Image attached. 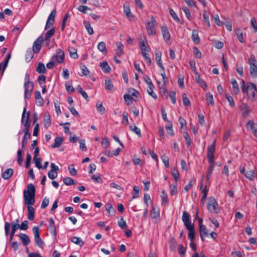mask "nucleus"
Returning a JSON list of instances; mask_svg holds the SVG:
<instances>
[{
  "label": "nucleus",
  "mask_w": 257,
  "mask_h": 257,
  "mask_svg": "<svg viewBox=\"0 0 257 257\" xmlns=\"http://www.w3.org/2000/svg\"><path fill=\"white\" fill-rule=\"evenodd\" d=\"M55 32V29L53 28L48 31L46 33L45 38L44 39L45 41H50V37L53 36Z\"/></svg>",
  "instance_id": "4c0bfd02"
},
{
  "label": "nucleus",
  "mask_w": 257,
  "mask_h": 257,
  "mask_svg": "<svg viewBox=\"0 0 257 257\" xmlns=\"http://www.w3.org/2000/svg\"><path fill=\"white\" fill-rule=\"evenodd\" d=\"M256 60L253 59L250 63V73L252 77H257V65L255 64Z\"/></svg>",
  "instance_id": "9b49d317"
},
{
  "label": "nucleus",
  "mask_w": 257,
  "mask_h": 257,
  "mask_svg": "<svg viewBox=\"0 0 257 257\" xmlns=\"http://www.w3.org/2000/svg\"><path fill=\"white\" fill-rule=\"evenodd\" d=\"M83 24L85 27V29L87 30L88 33L91 35L93 34V30L92 28L91 27L90 23L87 21H84Z\"/></svg>",
  "instance_id": "79ce46f5"
},
{
  "label": "nucleus",
  "mask_w": 257,
  "mask_h": 257,
  "mask_svg": "<svg viewBox=\"0 0 257 257\" xmlns=\"http://www.w3.org/2000/svg\"><path fill=\"white\" fill-rule=\"evenodd\" d=\"M256 93L257 89L255 84L251 82L248 83L247 92H246L245 93L247 94L248 98L251 100H254L255 99Z\"/></svg>",
  "instance_id": "20e7f679"
},
{
  "label": "nucleus",
  "mask_w": 257,
  "mask_h": 257,
  "mask_svg": "<svg viewBox=\"0 0 257 257\" xmlns=\"http://www.w3.org/2000/svg\"><path fill=\"white\" fill-rule=\"evenodd\" d=\"M187 230L189 231L188 233V238L191 241H193L195 239V232H194V224L192 225L187 226L186 227Z\"/></svg>",
  "instance_id": "a211bd4d"
},
{
  "label": "nucleus",
  "mask_w": 257,
  "mask_h": 257,
  "mask_svg": "<svg viewBox=\"0 0 257 257\" xmlns=\"http://www.w3.org/2000/svg\"><path fill=\"white\" fill-rule=\"evenodd\" d=\"M106 210L108 214L110 215H113L115 214V211L112 205L110 203L106 204Z\"/></svg>",
  "instance_id": "58836bf2"
},
{
  "label": "nucleus",
  "mask_w": 257,
  "mask_h": 257,
  "mask_svg": "<svg viewBox=\"0 0 257 257\" xmlns=\"http://www.w3.org/2000/svg\"><path fill=\"white\" fill-rule=\"evenodd\" d=\"M161 31L163 38L165 41H169L170 39V34L166 26L161 27Z\"/></svg>",
  "instance_id": "dca6fc26"
},
{
  "label": "nucleus",
  "mask_w": 257,
  "mask_h": 257,
  "mask_svg": "<svg viewBox=\"0 0 257 257\" xmlns=\"http://www.w3.org/2000/svg\"><path fill=\"white\" fill-rule=\"evenodd\" d=\"M117 50L116 54L120 57L123 54V45L121 42H118L116 43Z\"/></svg>",
  "instance_id": "a878e982"
},
{
  "label": "nucleus",
  "mask_w": 257,
  "mask_h": 257,
  "mask_svg": "<svg viewBox=\"0 0 257 257\" xmlns=\"http://www.w3.org/2000/svg\"><path fill=\"white\" fill-rule=\"evenodd\" d=\"M49 225L48 229L49 230L50 232L51 233L52 236L54 238H56L57 235V232L55 225V222L52 218L49 219Z\"/></svg>",
  "instance_id": "9d476101"
},
{
  "label": "nucleus",
  "mask_w": 257,
  "mask_h": 257,
  "mask_svg": "<svg viewBox=\"0 0 257 257\" xmlns=\"http://www.w3.org/2000/svg\"><path fill=\"white\" fill-rule=\"evenodd\" d=\"M159 216V212L156 210V208L154 207H152L151 210V216L152 218H156Z\"/></svg>",
  "instance_id": "6e6d98bb"
},
{
  "label": "nucleus",
  "mask_w": 257,
  "mask_h": 257,
  "mask_svg": "<svg viewBox=\"0 0 257 257\" xmlns=\"http://www.w3.org/2000/svg\"><path fill=\"white\" fill-rule=\"evenodd\" d=\"M35 97L36 100V103L40 106L43 105V99L39 91L37 90L35 92Z\"/></svg>",
  "instance_id": "412c9836"
},
{
  "label": "nucleus",
  "mask_w": 257,
  "mask_h": 257,
  "mask_svg": "<svg viewBox=\"0 0 257 257\" xmlns=\"http://www.w3.org/2000/svg\"><path fill=\"white\" fill-rule=\"evenodd\" d=\"M206 97L207 101L211 105H213L214 104L213 95L209 93H207L206 94Z\"/></svg>",
  "instance_id": "4d7b16f0"
},
{
  "label": "nucleus",
  "mask_w": 257,
  "mask_h": 257,
  "mask_svg": "<svg viewBox=\"0 0 257 257\" xmlns=\"http://www.w3.org/2000/svg\"><path fill=\"white\" fill-rule=\"evenodd\" d=\"M128 92L130 93V95H131V96H133L136 97H138L140 94L138 91L133 88L128 89Z\"/></svg>",
  "instance_id": "774afa93"
},
{
  "label": "nucleus",
  "mask_w": 257,
  "mask_h": 257,
  "mask_svg": "<svg viewBox=\"0 0 257 257\" xmlns=\"http://www.w3.org/2000/svg\"><path fill=\"white\" fill-rule=\"evenodd\" d=\"M130 128L132 131L136 134L139 137H141V130L137 126L135 125H130Z\"/></svg>",
  "instance_id": "37998d69"
},
{
  "label": "nucleus",
  "mask_w": 257,
  "mask_h": 257,
  "mask_svg": "<svg viewBox=\"0 0 257 257\" xmlns=\"http://www.w3.org/2000/svg\"><path fill=\"white\" fill-rule=\"evenodd\" d=\"M51 170L48 173V177L51 179H55L58 176L57 171H59V167L54 163H52L50 165Z\"/></svg>",
  "instance_id": "0eeeda50"
},
{
  "label": "nucleus",
  "mask_w": 257,
  "mask_h": 257,
  "mask_svg": "<svg viewBox=\"0 0 257 257\" xmlns=\"http://www.w3.org/2000/svg\"><path fill=\"white\" fill-rule=\"evenodd\" d=\"M105 88L107 90L113 91L114 87L110 79L105 80Z\"/></svg>",
  "instance_id": "2f4dec72"
},
{
  "label": "nucleus",
  "mask_w": 257,
  "mask_h": 257,
  "mask_svg": "<svg viewBox=\"0 0 257 257\" xmlns=\"http://www.w3.org/2000/svg\"><path fill=\"white\" fill-rule=\"evenodd\" d=\"M203 19L204 21V22L206 24L208 27H210V24L209 20V15L208 12L207 11H204L203 15Z\"/></svg>",
  "instance_id": "864d4df0"
},
{
  "label": "nucleus",
  "mask_w": 257,
  "mask_h": 257,
  "mask_svg": "<svg viewBox=\"0 0 257 257\" xmlns=\"http://www.w3.org/2000/svg\"><path fill=\"white\" fill-rule=\"evenodd\" d=\"M182 101L184 105L186 106H189L190 105L191 103L190 100L187 98V95L185 93L182 94Z\"/></svg>",
  "instance_id": "5fc2aeb1"
},
{
  "label": "nucleus",
  "mask_w": 257,
  "mask_h": 257,
  "mask_svg": "<svg viewBox=\"0 0 257 257\" xmlns=\"http://www.w3.org/2000/svg\"><path fill=\"white\" fill-rule=\"evenodd\" d=\"M33 88V83H24L25 99H29L31 97Z\"/></svg>",
  "instance_id": "1a4fd4ad"
},
{
  "label": "nucleus",
  "mask_w": 257,
  "mask_h": 257,
  "mask_svg": "<svg viewBox=\"0 0 257 257\" xmlns=\"http://www.w3.org/2000/svg\"><path fill=\"white\" fill-rule=\"evenodd\" d=\"M225 98L231 107H234L235 106V103L233 101V98L232 96L229 95L227 94H226Z\"/></svg>",
  "instance_id": "0e129e2a"
},
{
  "label": "nucleus",
  "mask_w": 257,
  "mask_h": 257,
  "mask_svg": "<svg viewBox=\"0 0 257 257\" xmlns=\"http://www.w3.org/2000/svg\"><path fill=\"white\" fill-rule=\"evenodd\" d=\"M80 66L81 69L82 70V73L83 75L86 76L87 75V74L89 72V71L88 70L87 68L86 67V66L84 64H83L82 63H81L80 64Z\"/></svg>",
  "instance_id": "69168bd1"
},
{
  "label": "nucleus",
  "mask_w": 257,
  "mask_h": 257,
  "mask_svg": "<svg viewBox=\"0 0 257 257\" xmlns=\"http://www.w3.org/2000/svg\"><path fill=\"white\" fill-rule=\"evenodd\" d=\"M63 139L61 137H56L55 139V143L52 145V148H55L59 147L63 143Z\"/></svg>",
  "instance_id": "72a5a7b5"
},
{
  "label": "nucleus",
  "mask_w": 257,
  "mask_h": 257,
  "mask_svg": "<svg viewBox=\"0 0 257 257\" xmlns=\"http://www.w3.org/2000/svg\"><path fill=\"white\" fill-rule=\"evenodd\" d=\"M246 127L248 128V127H249L250 129L252 131H254L255 129H257V124L255 123L252 120H249L246 123Z\"/></svg>",
  "instance_id": "49530a36"
},
{
  "label": "nucleus",
  "mask_w": 257,
  "mask_h": 257,
  "mask_svg": "<svg viewBox=\"0 0 257 257\" xmlns=\"http://www.w3.org/2000/svg\"><path fill=\"white\" fill-rule=\"evenodd\" d=\"M157 23L155 18L152 16L151 17V21L147 22L146 24V29L148 34L149 35H154L156 34L155 26L156 25Z\"/></svg>",
  "instance_id": "39448f33"
},
{
  "label": "nucleus",
  "mask_w": 257,
  "mask_h": 257,
  "mask_svg": "<svg viewBox=\"0 0 257 257\" xmlns=\"http://www.w3.org/2000/svg\"><path fill=\"white\" fill-rule=\"evenodd\" d=\"M35 243L39 247L43 248L45 245L44 241L41 238L40 236L38 238H34Z\"/></svg>",
  "instance_id": "09e8293b"
},
{
  "label": "nucleus",
  "mask_w": 257,
  "mask_h": 257,
  "mask_svg": "<svg viewBox=\"0 0 257 257\" xmlns=\"http://www.w3.org/2000/svg\"><path fill=\"white\" fill-rule=\"evenodd\" d=\"M123 98L125 101V103L127 105H130L132 103L133 97L128 94H124L123 95Z\"/></svg>",
  "instance_id": "a18cd8bd"
},
{
  "label": "nucleus",
  "mask_w": 257,
  "mask_h": 257,
  "mask_svg": "<svg viewBox=\"0 0 257 257\" xmlns=\"http://www.w3.org/2000/svg\"><path fill=\"white\" fill-rule=\"evenodd\" d=\"M78 10L83 14H86L87 10H90V9L86 6H79L78 8Z\"/></svg>",
  "instance_id": "052dcab7"
},
{
  "label": "nucleus",
  "mask_w": 257,
  "mask_h": 257,
  "mask_svg": "<svg viewBox=\"0 0 257 257\" xmlns=\"http://www.w3.org/2000/svg\"><path fill=\"white\" fill-rule=\"evenodd\" d=\"M161 159L165 166L166 168L169 167V158L165 155L161 157Z\"/></svg>",
  "instance_id": "e2e57ef3"
},
{
  "label": "nucleus",
  "mask_w": 257,
  "mask_h": 257,
  "mask_svg": "<svg viewBox=\"0 0 257 257\" xmlns=\"http://www.w3.org/2000/svg\"><path fill=\"white\" fill-rule=\"evenodd\" d=\"M29 222L27 220L24 221L21 225L19 224L20 229L21 230H27L28 227Z\"/></svg>",
  "instance_id": "680f3d73"
},
{
  "label": "nucleus",
  "mask_w": 257,
  "mask_h": 257,
  "mask_svg": "<svg viewBox=\"0 0 257 257\" xmlns=\"http://www.w3.org/2000/svg\"><path fill=\"white\" fill-rule=\"evenodd\" d=\"M196 182V180L195 179H191L189 183L185 187L184 190L186 191H188L189 189L191 188L193 184H194Z\"/></svg>",
  "instance_id": "bf43d9fd"
},
{
  "label": "nucleus",
  "mask_w": 257,
  "mask_h": 257,
  "mask_svg": "<svg viewBox=\"0 0 257 257\" xmlns=\"http://www.w3.org/2000/svg\"><path fill=\"white\" fill-rule=\"evenodd\" d=\"M68 51L71 58L75 59L78 58V55L77 54V51L73 47H69Z\"/></svg>",
  "instance_id": "a19ab883"
},
{
  "label": "nucleus",
  "mask_w": 257,
  "mask_h": 257,
  "mask_svg": "<svg viewBox=\"0 0 257 257\" xmlns=\"http://www.w3.org/2000/svg\"><path fill=\"white\" fill-rule=\"evenodd\" d=\"M28 209V218L30 220H33L35 217V209L32 205H26Z\"/></svg>",
  "instance_id": "aec40b11"
},
{
  "label": "nucleus",
  "mask_w": 257,
  "mask_h": 257,
  "mask_svg": "<svg viewBox=\"0 0 257 257\" xmlns=\"http://www.w3.org/2000/svg\"><path fill=\"white\" fill-rule=\"evenodd\" d=\"M162 52L160 51H158L155 53V60L157 65L160 67L162 70L164 71L165 68L162 64Z\"/></svg>",
  "instance_id": "2eb2a0df"
},
{
  "label": "nucleus",
  "mask_w": 257,
  "mask_h": 257,
  "mask_svg": "<svg viewBox=\"0 0 257 257\" xmlns=\"http://www.w3.org/2000/svg\"><path fill=\"white\" fill-rule=\"evenodd\" d=\"M33 160L37 168L38 169H41L42 168L41 158L38 157L34 158Z\"/></svg>",
  "instance_id": "13d9d810"
},
{
  "label": "nucleus",
  "mask_w": 257,
  "mask_h": 257,
  "mask_svg": "<svg viewBox=\"0 0 257 257\" xmlns=\"http://www.w3.org/2000/svg\"><path fill=\"white\" fill-rule=\"evenodd\" d=\"M170 14L171 16H172V18L175 20V21L177 22H180V19L177 16V14L175 12V11L173 9H170Z\"/></svg>",
  "instance_id": "338daca9"
},
{
  "label": "nucleus",
  "mask_w": 257,
  "mask_h": 257,
  "mask_svg": "<svg viewBox=\"0 0 257 257\" xmlns=\"http://www.w3.org/2000/svg\"><path fill=\"white\" fill-rule=\"evenodd\" d=\"M161 197L162 199V205H166L168 203V197L167 193L163 190L162 192V195H161Z\"/></svg>",
  "instance_id": "e433bc0d"
},
{
  "label": "nucleus",
  "mask_w": 257,
  "mask_h": 257,
  "mask_svg": "<svg viewBox=\"0 0 257 257\" xmlns=\"http://www.w3.org/2000/svg\"><path fill=\"white\" fill-rule=\"evenodd\" d=\"M216 141L214 140L212 144L208 146L207 150V155H214Z\"/></svg>",
  "instance_id": "4be33fe9"
},
{
  "label": "nucleus",
  "mask_w": 257,
  "mask_h": 257,
  "mask_svg": "<svg viewBox=\"0 0 257 257\" xmlns=\"http://www.w3.org/2000/svg\"><path fill=\"white\" fill-rule=\"evenodd\" d=\"M71 241L74 243L82 246L84 244V241L79 237L73 236L70 239Z\"/></svg>",
  "instance_id": "c756f323"
},
{
  "label": "nucleus",
  "mask_w": 257,
  "mask_h": 257,
  "mask_svg": "<svg viewBox=\"0 0 257 257\" xmlns=\"http://www.w3.org/2000/svg\"><path fill=\"white\" fill-rule=\"evenodd\" d=\"M154 85L150 86L148 87L147 89V92L154 99H156L157 98V96L156 94L153 91V89L154 88Z\"/></svg>",
  "instance_id": "c03bdc74"
},
{
  "label": "nucleus",
  "mask_w": 257,
  "mask_h": 257,
  "mask_svg": "<svg viewBox=\"0 0 257 257\" xmlns=\"http://www.w3.org/2000/svg\"><path fill=\"white\" fill-rule=\"evenodd\" d=\"M207 209L209 212L211 213H218L219 209L218 208V205L214 197H210L209 202L207 205Z\"/></svg>",
  "instance_id": "7ed1b4c3"
},
{
  "label": "nucleus",
  "mask_w": 257,
  "mask_h": 257,
  "mask_svg": "<svg viewBox=\"0 0 257 257\" xmlns=\"http://www.w3.org/2000/svg\"><path fill=\"white\" fill-rule=\"evenodd\" d=\"M36 71L39 74L46 73V69L44 63L42 62H39L38 63V65L36 68Z\"/></svg>",
  "instance_id": "c85d7f7f"
},
{
  "label": "nucleus",
  "mask_w": 257,
  "mask_h": 257,
  "mask_svg": "<svg viewBox=\"0 0 257 257\" xmlns=\"http://www.w3.org/2000/svg\"><path fill=\"white\" fill-rule=\"evenodd\" d=\"M235 33L239 41L242 43H244V40L241 30L240 29H237L235 30Z\"/></svg>",
  "instance_id": "c9c22d12"
},
{
  "label": "nucleus",
  "mask_w": 257,
  "mask_h": 257,
  "mask_svg": "<svg viewBox=\"0 0 257 257\" xmlns=\"http://www.w3.org/2000/svg\"><path fill=\"white\" fill-rule=\"evenodd\" d=\"M166 130L168 134L171 136L174 135V131L172 128V123L171 122H168L165 126Z\"/></svg>",
  "instance_id": "f704fd0d"
},
{
  "label": "nucleus",
  "mask_w": 257,
  "mask_h": 257,
  "mask_svg": "<svg viewBox=\"0 0 257 257\" xmlns=\"http://www.w3.org/2000/svg\"><path fill=\"white\" fill-rule=\"evenodd\" d=\"M19 236L24 245L26 246L30 243V239L27 234L21 233L19 235Z\"/></svg>",
  "instance_id": "6ab92c4d"
},
{
  "label": "nucleus",
  "mask_w": 257,
  "mask_h": 257,
  "mask_svg": "<svg viewBox=\"0 0 257 257\" xmlns=\"http://www.w3.org/2000/svg\"><path fill=\"white\" fill-rule=\"evenodd\" d=\"M36 189L33 184H29L27 186V190L23 192L24 199L26 205H33L35 202Z\"/></svg>",
  "instance_id": "f257e3e1"
},
{
  "label": "nucleus",
  "mask_w": 257,
  "mask_h": 257,
  "mask_svg": "<svg viewBox=\"0 0 257 257\" xmlns=\"http://www.w3.org/2000/svg\"><path fill=\"white\" fill-rule=\"evenodd\" d=\"M63 182L66 185H71L75 184V181L70 177H66L64 178Z\"/></svg>",
  "instance_id": "603ef678"
},
{
  "label": "nucleus",
  "mask_w": 257,
  "mask_h": 257,
  "mask_svg": "<svg viewBox=\"0 0 257 257\" xmlns=\"http://www.w3.org/2000/svg\"><path fill=\"white\" fill-rule=\"evenodd\" d=\"M231 83L232 85V89L234 93L235 94H238L240 92L238 83L235 79L231 80Z\"/></svg>",
  "instance_id": "7c9ffc66"
},
{
  "label": "nucleus",
  "mask_w": 257,
  "mask_h": 257,
  "mask_svg": "<svg viewBox=\"0 0 257 257\" xmlns=\"http://www.w3.org/2000/svg\"><path fill=\"white\" fill-rule=\"evenodd\" d=\"M139 47L141 52L149 51L150 50L149 46L147 44L146 39L145 38L143 40L139 41Z\"/></svg>",
  "instance_id": "ddd939ff"
},
{
  "label": "nucleus",
  "mask_w": 257,
  "mask_h": 257,
  "mask_svg": "<svg viewBox=\"0 0 257 257\" xmlns=\"http://www.w3.org/2000/svg\"><path fill=\"white\" fill-rule=\"evenodd\" d=\"M241 109L242 110L243 117H246L249 115L250 109L249 106L246 103H243L241 106Z\"/></svg>",
  "instance_id": "b1692460"
},
{
  "label": "nucleus",
  "mask_w": 257,
  "mask_h": 257,
  "mask_svg": "<svg viewBox=\"0 0 257 257\" xmlns=\"http://www.w3.org/2000/svg\"><path fill=\"white\" fill-rule=\"evenodd\" d=\"M182 221L186 227L192 225L190 220L189 214L187 211H184L182 215Z\"/></svg>",
  "instance_id": "f8f14e48"
},
{
  "label": "nucleus",
  "mask_w": 257,
  "mask_h": 257,
  "mask_svg": "<svg viewBox=\"0 0 257 257\" xmlns=\"http://www.w3.org/2000/svg\"><path fill=\"white\" fill-rule=\"evenodd\" d=\"M192 39L193 42L195 44H198L200 43V38L198 36V31L193 30L192 34Z\"/></svg>",
  "instance_id": "cd10ccee"
},
{
  "label": "nucleus",
  "mask_w": 257,
  "mask_h": 257,
  "mask_svg": "<svg viewBox=\"0 0 257 257\" xmlns=\"http://www.w3.org/2000/svg\"><path fill=\"white\" fill-rule=\"evenodd\" d=\"M22 132L24 133V136L22 140V143L27 144L28 140L31 138V134L29 132V130H22Z\"/></svg>",
  "instance_id": "473e14b6"
},
{
  "label": "nucleus",
  "mask_w": 257,
  "mask_h": 257,
  "mask_svg": "<svg viewBox=\"0 0 257 257\" xmlns=\"http://www.w3.org/2000/svg\"><path fill=\"white\" fill-rule=\"evenodd\" d=\"M244 176L249 180H253L254 178V171L253 170H250L246 171L244 173Z\"/></svg>",
  "instance_id": "ea45409f"
},
{
  "label": "nucleus",
  "mask_w": 257,
  "mask_h": 257,
  "mask_svg": "<svg viewBox=\"0 0 257 257\" xmlns=\"http://www.w3.org/2000/svg\"><path fill=\"white\" fill-rule=\"evenodd\" d=\"M14 171L12 168L7 169L2 175V176L4 179H9L12 175L13 174Z\"/></svg>",
  "instance_id": "bb28decb"
},
{
  "label": "nucleus",
  "mask_w": 257,
  "mask_h": 257,
  "mask_svg": "<svg viewBox=\"0 0 257 257\" xmlns=\"http://www.w3.org/2000/svg\"><path fill=\"white\" fill-rule=\"evenodd\" d=\"M183 137L184 138L186 141L187 145L188 146H190L192 143V141L190 138L189 135L187 133L185 132L183 134Z\"/></svg>",
  "instance_id": "3c124183"
},
{
  "label": "nucleus",
  "mask_w": 257,
  "mask_h": 257,
  "mask_svg": "<svg viewBox=\"0 0 257 257\" xmlns=\"http://www.w3.org/2000/svg\"><path fill=\"white\" fill-rule=\"evenodd\" d=\"M199 233L201 240L204 241V236H207L208 235L207 229L205 225H200L199 226Z\"/></svg>",
  "instance_id": "f3484780"
},
{
  "label": "nucleus",
  "mask_w": 257,
  "mask_h": 257,
  "mask_svg": "<svg viewBox=\"0 0 257 257\" xmlns=\"http://www.w3.org/2000/svg\"><path fill=\"white\" fill-rule=\"evenodd\" d=\"M56 54L54 55L52 59L54 60L55 59L58 63H62L64 60V52L61 49H58L56 50Z\"/></svg>",
  "instance_id": "6e6552de"
},
{
  "label": "nucleus",
  "mask_w": 257,
  "mask_h": 257,
  "mask_svg": "<svg viewBox=\"0 0 257 257\" xmlns=\"http://www.w3.org/2000/svg\"><path fill=\"white\" fill-rule=\"evenodd\" d=\"M51 124L50 115L49 112L46 111L44 115V126L45 128H48Z\"/></svg>",
  "instance_id": "4468645a"
},
{
  "label": "nucleus",
  "mask_w": 257,
  "mask_h": 257,
  "mask_svg": "<svg viewBox=\"0 0 257 257\" xmlns=\"http://www.w3.org/2000/svg\"><path fill=\"white\" fill-rule=\"evenodd\" d=\"M171 174L176 181H177L179 178V173L178 170L176 168L172 169Z\"/></svg>",
  "instance_id": "de8ad7c7"
},
{
  "label": "nucleus",
  "mask_w": 257,
  "mask_h": 257,
  "mask_svg": "<svg viewBox=\"0 0 257 257\" xmlns=\"http://www.w3.org/2000/svg\"><path fill=\"white\" fill-rule=\"evenodd\" d=\"M30 112H26V106L24 108L22 115L21 123L24 126L23 130H30L31 121H30Z\"/></svg>",
  "instance_id": "f03ea898"
},
{
  "label": "nucleus",
  "mask_w": 257,
  "mask_h": 257,
  "mask_svg": "<svg viewBox=\"0 0 257 257\" xmlns=\"http://www.w3.org/2000/svg\"><path fill=\"white\" fill-rule=\"evenodd\" d=\"M44 41L42 36L39 37L34 42L33 45V51L34 53H38L41 49V43Z\"/></svg>",
  "instance_id": "423d86ee"
},
{
  "label": "nucleus",
  "mask_w": 257,
  "mask_h": 257,
  "mask_svg": "<svg viewBox=\"0 0 257 257\" xmlns=\"http://www.w3.org/2000/svg\"><path fill=\"white\" fill-rule=\"evenodd\" d=\"M100 67H101L103 72L105 73H108L111 70V68L106 61H103L100 62Z\"/></svg>",
  "instance_id": "5701e85b"
},
{
  "label": "nucleus",
  "mask_w": 257,
  "mask_h": 257,
  "mask_svg": "<svg viewBox=\"0 0 257 257\" xmlns=\"http://www.w3.org/2000/svg\"><path fill=\"white\" fill-rule=\"evenodd\" d=\"M123 13L128 19L133 16L131 13L129 4L127 3H125L123 5Z\"/></svg>",
  "instance_id": "393cba45"
},
{
  "label": "nucleus",
  "mask_w": 257,
  "mask_h": 257,
  "mask_svg": "<svg viewBox=\"0 0 257 257\" xmlns=\"http://www.w3.org/2000/svg\"><path fill=\"white\" fill-rule=\"evenodd\" d=\"M98 49L101 52H106V45L104 42H99L97 46Z\"/></svg>",
  "instance_id": "8fccbe9b"
}]
</instances>
